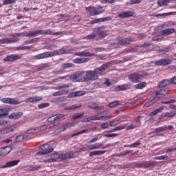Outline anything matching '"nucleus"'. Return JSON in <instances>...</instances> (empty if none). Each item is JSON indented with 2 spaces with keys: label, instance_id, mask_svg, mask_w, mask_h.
Here are the masks:
<instances>
[{
  "label": "nucleus",
  "instance_id": "09e8293b",
  "mask_svg": "<svg viewBox=\"0 0 176 176\" xmlns=\"http://www.w3.org/2000/svg\"><path fill=\"white\" fill-rule=\"evenodd\" d=\"M72 67H75L74 63H64L62 65V68L65 69V68H72Z\"/></svg>",
  "mask_w": 176,
  "mask_h": 176
},
{
  "label": "nucleus",
  "instance_id": "a18cd8bd",
  "mask_svg": "<svg viewBox=\"0 0 176 176\" xmlns=\"http://www.w3.org/2000/svg\"><path fill=\"white\" fill-rule=\"evenodd\" d=\"M87 133H89V129H83L82 131H80L78 133L72 135V137H75L76 135H80V134H85Z\"/></svg>",
  "mask_w": 176,
  "mask_h": 176
},
{
  "label": "nucleus",
  "instance_id": "6e6d98bb",
  "mask_svg": "<svg viewBox=\"0 0 176 176\" xmlns=\"http://www.w3.org/2000/svg\"><path fill=\"white\" fill-rule=\"evenodd\" d=\"M32 48V46H19L16 47L17 50H30V49Z\"/></svg>",
  "mask_w": 176,
  "mask_h": 176
},
{
  "label": "nucleus",
  "instance_id": "aec40b11",
  "mask_svg": "<svg viewBox=\"0 0 176 176\" xmlns=\"http://www.w3.org/2000/svg\"><path fill=\"white\" fill-rule=\"evenodd\" d=\"M175 32V29L174 28H169L166 29L160 32V34L162 35V36L170 35V34H174Z\"/></svg>",
  "mask_w": 176,
  "mask_h": 176
},
{
  "label": "nucleus",
  "instance_id": "412c9836",
  "mask_svg": "<svg viewBox=\"0 0 176 176\" xmlns=\"http://www.w3.org/2000/svg\"><path fill=\"white\" fill-rule=\"evenodd\" d=\"M20 163V160H14L10 161L7 163H6L5 165H3L1 168H7V167H13L14 166H17Z\"/></svg>",
  "mask_w": 176,
  "mask_h": 176
},
{
  "label": "nucleus",
  "instance_id": "f3484780",
  "mask_svg": "<svg viewBox=\"0 0 176 176\" xmlns=\"http://www.w3.org/2000/svg\"><path fill=\"white\" fill-rule=\"evenodd\" d=\"M75 154L72 152L66 153L65 154H59L57 155L58 159H61V160H67V159H72Z\"/></svg>",
  "mask_w": 176,
  "mask_h": 176
},
{
  "label": "nucleus",
  "instance_id": "680f3d73",
  "mask_svg": "<svg viewBox=\"0 0 176 176\" xmlns=\"http://www.w3.org/2000/svg\"><path fill=\"white\" fill-rule=\"evenodd\" d=\"M92 120H101V114H97L95 116H91Z\"/></svg>",
  "mask_w": 176,
  "mask_h": 176
},
{
  "label": "nucleus",
  "instance_id": "ddd939ff",
  "mask_svg": "<svg viewBox=\"0 0 176 176\" xmlns=\"http://www.w3.org/2000/svg\"><path fill=\"white\" fill-rule=\"evenodd\" d=\"M82 104H74L70 107H67V103H61L58 104V108H65V111H72L76 108H80Z\"/></svg>",
  "mask_w": 176,
  "mask_h": 176
},
{
  "label": "nucleus",
  "instance_id": "c9c22d12",
  "mask_svg": "<svg viewBox=\"0 0 176 176\" xmlns=\"http://www.w3.org/2000/svg\"><path fill=\"white\" fill-rule=\"evenodd\" d=\"M8 112L7 108H0V118L8 116Z\"/></svg>",
  "mask_w": 176,
  "mask_h": 176
},
{
  "label": "nucleus",
  "instance_id": "c85d7f7f",
  "mask_svg": "<svg viewBox=\"0 0 176 176\" xmlns=\"http://www.w3.org/2000/svg\"><path fill=\"white\" fill-rule=\"evenodd\" d=\"M14 127L10 126L4 128L1 130H0V134H9V133H12V131H14Z\"/></svg>",
  "mask_w": 176,
  "mask_h": 176
},
{
  "label": "nucleus",
  "instance_id": "a19ab883",
  "mask_svg": "<svg viewBox=\"0 0 176 176\" xmlns=\"http://www.w3.org/2000/svg\"><path fill=\"white\" fill-rule=\"evenodd\" d=\"M167 130V126H163L155 129V133H163V131H166Z\"/></svg>",
  "mask_w": 176,
  "mask_h": 176
},
{
  "label": "nucleus",
  "instance_id": "c756f323",
  "mask_svg": "<svg viewBox=\"0 0 176 176\" xmlns=\"http://www.w3.org/2000/svg\"><path fill=\"white\" fill-rule=\"evenodd\" d=\"M89 58H76L73 60L74 64H83V63H87Z\"/></svg>",
  "mask_w": 176,
  "mask_h": 176
},
{
  "label": "nucleus",
  "instance_id": "c03bdc74",
  "mask_svg": "<svg viewBox=\"0 0 176 176\" xmlns=\"http://www.w3.org/2000/svg\"><path fill=\"white\" fill-rule=\"evenodd\" d=\"M141 145L140 142H135L129 145L125 146L126 148H138Z\"/></svg>",
  "mask_w": 176,
  "mask_h": 176
},
{
  "label": "nucleus",
  "instance_id": "bf43d9fd",
  "mask_svg": "<svg viewBox=\"0 0 176 176\" xmlns=\"http://www.w3.org/2000/svg\"><path fill=\"white\" fill-rule=\"evenodd\" d=\"M36 133H38V131L37 129L35 128L30 129L27 131V134H35Z\"/></svg>",
  "mask_w": 176,
  "mask_h": 176
},
{
  "label": "nucleus",
  "instance_id": "dca6fc26",
  "mask_svg": "<svg viewBox=\"0 0 176 176\" xmlns=\"http://www.w3.org/2000/svg\"><path fill=\"white\" fill-rule=\"evenodd\" d=\"M112 20V18L111 16H107L104 18H98L96 19L93 21H91L89 22V24H98V23H104L105 21H111Z\"/></svg>",
  "mask_w": 176,
  "mask_h": 176
},
{
  "label": "nucleus",
  "instance_id": "3c124183",
  "mask_svg": "<svg viewBox=\"0 0 176 176\" xmlns=\"http://www.w3.org/2000/svg\"><path fill=\"white\" fill-rule=\"evenodd\" d=\"M47 107H50V103L45 102V103H41L38 105V109H42V108H47Z\"/></svg>",
  "mask_w": 176,
  "mask_h": 176
},
{
  "label": "nucleus",
  "instance_id": "37998d69",
  "mask_svg": "<svg viewBox=\"0 0 176 176\" xmlns=\"http://www.w3.org/2000/svg\"><path fill=\"white\" fill-rule=\"evenodd\" d=\"M168 52H170V49L166 47H164L159 50V53H160L161 54H164L166 53H168Z\"/></svg>",
  "mask_w": 176,
  "mask_h": 176
},
{
  "label": "nucleus",
  "instance_id": "5701e85b",
  "mask_svg": "<svg viewBox=\"0 0 176 176\" xmlns=\"http://www.w3.org/2000/svg\"><path fill=\"white\" fill-rule=\"evenodd\" d=\"M58 154H52L47 160H44V163H54V162H57L58 157H57Z\"/></svg>",
  "mask_w": 176,
  "mask_h": 176
},
{
  "label": "nucleus",
  "instance_id": "774afa93",
  "mask_svg": "<svg viewBox=\"0 0 176 176\" xmlns=\"http://www.w3.org/2000/svg\"><path fill=\"white\" fill-rule=\"evenodd\" d=\"M96 34L95 33H92L91 34H89L88 36H87L85 37V39H88V40H91V39H94V38H96Z\"/></svg>",
  "mask_w": 176,
  "mask_h": 176
},
{
  "label": "nucleus",
  "instance_id": "603ef678",
  "mask_svg": "<svg viewBox=\"0 0 176 176\" xmlns=\"http://www.w3.org/2000/svg\"><path fill=\"white\" fill-rule=\"evenodd\" d=\"M24 138H25V135H20L16 137V142H23L24 141Z\"/></svg>",
  "mask_w": 176,
  "mask_h": 176
},
{
  "label": "nucleus",
  "instance_id": "ea45409f",
  "mask_svg": "<svg viewBox=\"0 0 176 176\" xmlns=\"http://www.w3.org/2000/svg\"><path fill=\"white\" fill-rule=\"evenodd\" d=\"M119 123H120V120L115 119L110 121L109 126H111V127H114V126H118Z\"/></svg>",
  "mask_w": 176,
  "mask_h": 176
},
{
  "label": "nucleus",
  "instance_id": "e2e57ef3",
  "mask_svg": "<svg viewBox=\"0 0 176 176\" xmlns=\"http://www.w3.org/2000/svg\"><path fill=\"white\" fill-rule=\"evenodd\" d=\"M11 3H16V0H4L3 5H10Z\"/></svg>",
  "mask_w": 176,
  "mask_h": 176
},
{
  "label": "nucleus",
  "instance_id": "bb28decb",
  "mask_svg": "<svg viewBox=\"0 0 176 176\" xmlns=\"http://www.w3.org/2000/svg\"><path fill=\"white\" fill-rule=\"evenodd\" d=\"M43 98L41 96H34L26 99V102H39Z\"/></svg>",
  "mask_w": 176,
  "mask_h": 176
},
{
  "label": "nucleus",
  "instance_id": "f704fd0d",
  "mask_svg": "<svg viewBox=\"0 0 176 176\" xmlns=\"http://www.w3.org/2000/svg\"><path fill=\"white\" fill-rule=\"evenodd\" d=\"M49 67H50V65L47 63H43L38 66L37 71H43V69H46V68H49Z\"/></svg>",
  "mask_w": 176,
  "mask_h": 176
},
{
  "label": "nucleus",
  "instance_id": "69168bd1",
  "mask_svg": "<svg viewBox=\"0 0 176 176\" xmlns=\"http://www.w3.org/2000/svg\"><path fill=\"white\" fill-rule=\"evenodd\" d=\"M95 149H102L104 147V144L101 143H96L95 144Z\"/></svg>",
  "mask_w": 176,
  "mask_h": 176
},
{
  "label": "nucleus",
  "instance_id": "58836bf2",
  "mask_svg": "<svg viewBox=\"0 0 176 176\" xmlns=\"http://www.w3.org/2000/svg\"><path fill=\"white\" fill-rule=\"evenodd\" d=\"M43 54L44 56V58H49V57H54V51L43 52Z\"/></svg>",
  "mask_w": 176,
  "mask_h": 176
},
{
  "label": "nucleus",
  "instance_id": "a878e982",
  "mask_svg": "<svg viewBox=\"0 0 176 176\" xmlns=\"http://www.w3.org/2000/svg\"><path fill=\"white\" fill-rule=\"evenodd\" d=\"M19 40L17 39L5 38L3 39H0V43H1L2 45L8 43H14V42H17Z\"/></svg>",
  "mask_w": 176,
  "mask_h": 176
},
{
  "label": "nucleus",
  "instance_id": "6ab92c4d",
  "mask_svg": "<svg viewBox=\"0 0 176 176\" xmlns=\"http://www.w3.org/2000/svg\"><path fill=\"white\" fill-rule=\"evenodd\" d=\"M12 152V147L6 146L1 149L0 151V156H6V155H9Z\"/></svg>",
  "mask_w": 176,
  "mask_h": 176
},
{
  "label": "nucleus",
  "instance_id": "864d4df0",
  "mask_svg": "<svg viewBox=\"0 0 176 176\" xmlns=\"http://www.w3.org/2000/svg\"><path fill=\"white\" fill-rule=\"evenodd\" d=\"M155 160H168V157L167 155H161L155 157Z\"/></svg>",
  "mask_w": 176,
  "mask_h": 176
},
{
  "label": "nucleus",
  "instance_id": "2eb2a0df",
  "mask_svg": "<svg viewBox=\"0 0 176 176\" xmlns=\"http://www.w3.org/2000/svg\"><path fill=\"white\" fill-rule=\"evenodd\" d=\"M74 54L78 57H93V56H96V54L93 52H88L86 50L75 52Z\"/></svg>",
  "mask_w": 176,
  "mask_h": 176
},
{
  "label": "nucleus",
  "instance_id": "49530a36",
  "mask_svg": "<svg viewBox=\"0 0 176 176\" xmlns=\"http://www.w3.org/2000/svg\"><path fill=\"white\" fill-rule=\"evenodd\" d=\"M170 0H158L157 5L158 6H166L167 5V2Z\"/></svg>",
  "mask_w": 176,
  "mask_h": 176
},
{
  "label": "nucleus",
  "instance_id": "79ce46f5",
  "mask_svg": "<svg viewBox=\"0 0 176 176\" xmlns=\"http://www.w3.org/2000/svg\"><path fill=\"white\" fill-rule=\"evenodd\" d=\"M146 86V82H142L135 85V89H142Z\"/></svg>",
  "mask_w": 176,
  "mask_h": 176
},
{
  "label": "nucleus",
  "instance_id": "2f4dec72",
  "mask_svg": "<svg viewBox=\"0 0 176 176\" xmlns=\"http://www.w3.org/2000/svg\"><path fill=\"white\" fill-rule=\"evenodd\" d=\"M69 79H70L72 82H74V83H76V82H80V81L79 80V77H78V76L77 72H76V73L73 74H71V75L69 76Z\"/></svg>",
  "mask_w": 176,
  "mask_h": 176
},
{
  "label": "nucleus",
  "instance_id": "9d476101",
  "mask_svg": "<svg viewBox=\"0 0 176 176\" xmlns=\"http://www.w3.org/2000/svg\"><path fill=\"white\" fill-rule=\"evenodd\" d=\"M128 78L131 82H133V83H138V82H140V80H141L142 78V76L138 73H133L129 74Z\"/></svg>",
  "mask_w": 176,
  "mask_h": 176
},
{
  "label": "nucleus",
  "instance_id": "7ed1b4c3",
  "mask_svg": "<svg viewBox=\"0 0 176 176\" xmlns=\"http://www.w3.org/2000/svg\"><path fill=\"white\" fill-rule=\"evenodd\" d=\"M85 10L92 17L94 16H99V14H102V13L105 12V9H104V7L101 6H98L97 7H86Z\"/></svg>",
  "mask_w": 176,
  "mask_h": 176
},
{
  "label": "nucleus",
  "instance_id": "9b49d317",
  "mask_svg": "<svg viewBox=\"0 0 176 176\" xmlns=\"http://www.w3.org/2000/svg\"><path fill=\"white\" fill-rule=\"evenodd\" d=\"M136 167L139 168H149V167H156V162H142L136 164Z\"/></svg>",
  "mask_w": 176,
  "mask_h": 176
},
{
  "label": "nucleus",
  "instance_id": "b1692460",
  "mask_svg": "<svg viewBox=\"0 0 176 176\" xmlns=\"http://www.w3.org/2000/svg\"><path fill=\"white\" fill-rule=\"evenodd\" d=\"M40 35H55L57 36L58 35H61V32H53L51 30H48L45 32L41 30Z\"/></svg>",
  "mask_w": 176,
  "mask_h": 176
},
{
  "label": "nucleus",
  "instance_id": "4d7b16f0",
  "mask_svg": "<svg viewBox=\"0 0 176 176\" xmlns=\"http://www.w3.org/2000/svg\"><path fill=\"white\" fill-rule=\"evenodd\" d=\"M84 116L85 113H80L75 116H73L72 119L73 120H75V119H80V118H83Z\"/></svg>",
  "mask_w": 176,
  "mask_h": 176
},
{
  "label": "nucleus",
  "instance_id": "de8ad7c7",
  "mask_svg": "<svg viewBox=\"0 0 176 176\" xmlns=\"http://www.w3.org/2000/svg\"><path fill=\"white\" fill-rule=\"evenodd\" d=\"M131 150H129V151H126L124 153H120V154H116V155H113V156H116L117 157H119L120 156H126V155H129V153H131Z\"/></svg>",
  "mask_w": 176,
  "mask_h": 176
},
{
  "label": "nucleus",
  "instance_id": "4be33fe9",
  "mask_svg": "<svg viewBox=\"0 0 176 176\" xmlns=\"http://www.w3.org/2000/svg\"><path fill=\"white\" fill-rule=\"evenodd\" d=\"M23 116V112H16L12 113L8 116L9 119H12L14 120H17V119H20Z\"/></svg>",
  "mask_w": 176,
  "mask_h": 176
},
{
  "label": "nucleus",
  "instance_id": "72a5a7b5",
  "mask_svg": "<svg viewBox=\"0 0 176 176\" xmlns=\"http://www.w3.org/2000/svg\"><path fill=\"white\" fill-rule=\"evenodd\" d=\"M175 115H176V111H168V112H166L164 113V115L163 116V118H174V116H175Z\"/></svg>",
  "mask_w": 176,
  "mask_h": 176
},
{
  "label": "nucleus",
  "instance_id": "5fc2aeb1",
  "mask_svg": "<svg viewBox=\"0 0 176 176\" xmlns=\"http://www.w3.org/2000/svg\"><path fill=\"white\" fill-rule=\"evenodd\" d=\"M29 170L31 171H35L36 170H39L41 168V165H36V166H28Z\"/></svg>",
  "mask_w": 176,
  "mask_h": 176
},
{
  "label": "nucleus",
  "instance_id": "a211bd4d",
  "mask_svg": "<svg viewBox=\"0 0 176 176\" xmlns=\"http://www.w3.org/2000/svg\"><path fill=\"white\" fill-rule=\"evenodd\" d=\"M170 88H162L160 91L155 92L156 96H167L170 93Z\"/></svg>",
  "mask_w": 176,
  "mask_h": 176
},
{
  "label": "nucleus",
  "instance_id": "0eeeda50",
  "mask_svg": "<svg viewBox=\"0 0 176 176\" xmlns=\"http://www.w3.org/2000/svg\"><path fill=\"white\" fill-rule=\"evenodd\" d=\"M95 32H96L97 35L102 39H104L107 35H108V31L107 30V27L105 26H100L96 28L95 29Z\"/></svg>",
  "mask_w": 176,
  "mask_h": 176
},
{
  "label": "nucleus",
  "instance_id": "cd10ccee",
  "mask_svg": "<svg viewBox=\"0 0 176 176\" xmlns=\"http://www.w3.org/2000/svg\"><path fill=\"white\" fill-rule=\"evenodd\" d=\"M132 16H134V13L131 11L118 14L120 19H127L129 17H132Z\"/></svg>",
  "mask_w": 176,
  "mask_h": 176
},
{
  "label": "nucleus",
  "instance_id": "4c0bfd02",
  "mask_svg": "<svg viewBox=\"0 0 176 176\" xmlns=\"http://www.w3.org/2000/svg\"><path fill=\"white\" fill-rule=\"evenodd\" d=\"M170 83V82L169 80H164L162 82H160L159 87H166V86H168Z\"/></svg>",
  "mask_w": 176,
  "mask_h": 176
},
{
  "label": "nucleus",
  "instance_id": "20e7f679",
  "mask_svg": "<svg viewBox=\"0 0 176 176\" xmlns=\"http://www.w3.org/2000/svg\"><path fill=\"white\" fill-rule=\"evenodd\" d=\"M69 87H71V85H69V84H63L62 85L57 87L56 89L60 91L54 92L52 94L53 97H57L58 96H64L65 94H68V93H69V91L68 90ZM61 89H63L61 90Z\"/></svg>",
  "mask_w": 176,
  "mask_h": 176
},
{
  "label": "nucleus",
  "instance_id": "7c9ffc66",
  "mask_svg": "<svg viewBox=\"0 0 176 176\" xmlns=\"http://www.w3.org/2000/svg\"><path fill=\"white\" fill-rule=\"evenodd\" d=\"M106 151H94L89 153V157H93V156H98L100 155H104Z\"/></svg>",
  "mask_w": 176,
  "mask_h": 176
},
{
  "label": "nucleus",
  "instance_id": "f03ea898",
  "mask_svg": "<svg viewBox=\"0 0 176 176\" xmlns=\"http://www.w3.org/2000/svg\"><path fill=\"white\" fill-rule=\"evenodd\" d=\"M144 38L145 35H144L143 34H139L137 36V38L131 37L122 38V37H118L117 42L118 45L123 46L124 45H130L131 42H135V41H141L142 39H144Z\"/></svg>",
  "mask_w": 176,
  "mask_h": 176
},
{
  "label": "nucleus",
  "instance_id": "473e14b6",
  "mask_svg": "<svg viewBox=\"0 0 176 176\" xmlns=\"http://www.w3.org/2000/svg\"><path fill=\"white\" fill-rule=\"evenodd\" d=\"M163 109H164V107H161L154 110L153 112H151L149 114V116H156L157 113H160V112H163Z\"/></svg>",
  "mask_w": 176,
  "mask_h": 176
},
{
  "label": "nucleus",
  "instance_id": "6e6552de",
  "mask_svg": "<svg viewBox=\"0 0 176 176\" xmlns=\"http://www.w3.org/2000/svg\"><path fill=\"white\" fill-rule=\"evenodd\" d=\"M21 57H23V54H11V55L7 56L3 59V61H5V63H8V62L13 63L14 61H17V60H20V58H21Z\"/></svg>",
  "mask_w": 176,
  "mask_h": 176
},
{
  "label": "nucleus",
  "instance_id": "1a4fd4ad",
  "mask_svg": "<svg viewBox=\"0 0 176 176\" xmlns=\"http://www.w3.org/2000/svg\"><path fill=\"white\" fill-rule=\"evenodd\" d=\"M62 118H65V114H56L52 116L48 117L47 122L51 123L52 126H56V120H58V119H62Z\"/></svg>",
  "mask_w": 176,
  "mask_h": 176
},
{
  "label": "nucleus",
  "instance_id": "393cba45",
  "mask_svg": "<svg viewBox=\"0 0 176 176\" xmlns=\"http://www.w3.org/2000/svg\"><path fill=\"white\" fill-rule=\"evenodd\" d=\"M41 32H42V30H35V31H30V32H26L24 35L25 36H36V35L39 34L41 35Z\"/></svg>",
  "mask_w": 176,
  "mask_h": 176
},
{
  "label": "nucleus",
  "instance_id": "39448f33",
  "mask_svg": "<svg viewBox=\"0 0 176 176\" xmlns=\"http://www.w3.org/2000/svg\"><path fill=\"white\" fill-rule=\"evenodd\" d=\"M40 148L43 151H39L36 153L38 156H42V155H47V153H50V152H53L54 148H50V145L48 144H43L40 146Z\"/></svg>",
  "mask_w": 176,
  "mask_h": 176
},
{
  "label": "nucleus",
  "instance_id": "f257e3e1",
  "mask_svg": "<svg viewBox=\"0 0 176 176\" xmlns=\"http://www.w3.org/2000/svg\"><path fill=\"white\" fill-rule=\"evenodd\" d=\"M111 62L102 65L100 67H96L94 70L77 72L80 82H89L90 80H98L99 76L104 75V71L109 68Z\"/></svg>",
  "mask_w": 176,
  "mask_h": 176
},
{
  "label": "nucleus",
  "instance_id": "4468645a",
  "mask_svg": "<svg viewBox=\"0 0 176 176\" xmlns=\"http://www.w3.org/2000/svg\"><path fill=\"white\" fill-rule=\"evenodd\" d=\"M54 56H60L61 54H71V50L60 48L59 50H54Z\"/></svg>",
  "mask_w": 176,
  "mask_h": 176
},
{
  "label": "nucleus",
  "instance_id": "f8f14e48",
  "mask_svg": "<svg viewBox=\"0 0 176 176\" xmlns=\"http://www.w3.org/2000/svg\"><path fill=\"white\" fill-rule=\"evenodd\" d=\"M173 63L171 59H161L154 62L155 65L166 67Z\"/></svg>",
  "mask_w": 176,
  "mask_h": 176
},
{
  "label": "nucleus",
  "instance_id": "e433bc0d",
  "mask_svg": "<svg viewBox=\"0 0 176 176\" xmlns=\"http://www.w3.org/2000/svg\"><path fill=\"white\" fill-rule=\"evenodd\" d=\"M91 109H95L96 111H102V109H104V106H99L98 104L94 102Z\"/></svg>",
  "mask_w": 176,
  "mask_h": 176
},
{
  "label": "nucleus",
  "instance_id": "0e129e2a",
  "mask_svg": "<svg viewBox=\"0 0 176 176\" xmlns=\"http://www.w3.org/2000/svg\"><path fill=\"white\" fill-rule=\"evenodd\" d=\"M127 89V85H122L117 87V90H126Z\"/></svg>",
  "mask_w": 176,
  "mask_h": 176
},
{
  "label": "nucleus",
  "instance_id": "338daca9",
  "mask_svg": "<svg viewBox=\"0 0 176 176\" xmlns=\"http://www.w3.org/2000/svg\"><path fill=\"white\" fill-rule=\"evenodd\" d=\"M52 74H53L54 75H61V74H64V72H63V70H61V69H59V70H54V71L52 72Z\"/></svg>",
  "mask_w": 176,
  "mask_h": 176
},
{
  "label": "nucleus",
  "instance_id": "13d9d810",
  "mask_svg": "<svg viewBox=\"0 0 176 176\" xmlns=\"http://www.w3.org/2000/svg\"><path fill=\"white\" fill-rule=\"evenodd\" d=\"M171 14H174V12H168V13H163V14H157L155 15V17H162L163 16H171Z\"/></svg>",
  "mask_w": 176,
  "mask_h": 176
},
{
  "label": "nucleus",
  "instance_id": "423d86ee",
  "mask_svg": "<svg viewBox=\"0 0 176 176\" xmlns=\"http://www.w3.org/2000/svg\"><path fill=\"white\" fill-rule=\"evenodd\" d=\"M0 101L3 104H9L10 105H19V104H21V102H20V100L16 98H4L0 99Z\"/></svg>",
  "mask_w": 176,
  "mask_h": 176
},
{
  "label": "nucleus",
  "instance_id": "8fccbe9b",
  "mask_svg": "<svg viewBox=\"0 0 176 176\" xmlns=\"http://www.w3.org/2000/svg\"><path fill=\"white\" fill-rule=\"evenodd\" d=\"M120 104V101H113L109 104V108H115V107H118Z\"/></svg>",
  "mask_w": 176,
  "mask_h": 176
},
{
  "label": "nucleus",
  "instance_id": "052dcab7",
  "mask_svg": "<svg viewBox=\"0 0 176 176\" xmlns=\"http://www.w3.org/2000/svg\"><path fill=\"white\" fill-rule=\"evenodd\" d=\"M137 127H138V124H131V125L127 126V130H133Z\"/></svg>",
  "mask_w": 176,
  "mask_h": 176
}]
</instances>
